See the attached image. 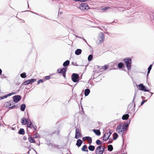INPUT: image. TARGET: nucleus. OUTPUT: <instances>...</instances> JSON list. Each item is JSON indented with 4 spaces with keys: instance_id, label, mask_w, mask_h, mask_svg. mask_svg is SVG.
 Listing matches in <instances>:
<instances>
[{
    "instance_id": "1",
    "label": "nucleus",
    "mask_w": 154,
    "mask_h": 154,
    "mask_svg": "<svg viewBox=\"0 0 154 154\" xmlns=\"http://www.w3.org/2000/svg\"><path fill=\"white\" fill-rule=\"evenodd\" d=\"M123 125H122V124L121 123H120L117 126L116 131L119 134L122 132L121 136L123 139V143L124 137L123 135L124 134L125 125L126 124V122H124L123 123Z\"/></svg>"
},
{
    "instance_id": "2",
    "label": "nucleus",
    "mask_w": 154,
    "mask_h": 154,
    "mask_svg": "<svg viewBox=\"0 0 154 154\" xmlns=\"http://www.w3.org/2000/svg\"><path fill=\"white\" fill-rule=\"evenodd\" d=\"M123 61L125 63L126 67L127 68L128 70H130L131 69L132 60L129 57L124 58Z\"/></svg>"
},
{
    "instance_id": "3",
    "label": "nucleus",
    "mask_w": 154,
    "mask_h": 154,
    "mask_svg": "<svg viewBox=\"0 0 154 154\" xmlns=\"http://www.w3.org/2000/svg\"><path fill=\"white\" fill-rule=\"evenodd\" d=\"M79 75L76 73H73L71 76V79L74 82H78L79 80Z\"/></svg>"
},
{
    "instance_id": "4",
    "label": "nucleus",
    "mask_w": 154,
    "mask_h": 154,
    "mask_svg": "<svg viewBox=\"0 0 154 154\" xmlns=\"http://www.w3.org/2000/svg\"><path fill=\"white\" fill-rule=\"evenodd\" d=\"M138 88L140 90L144 92H149L150 90L147 89L146 87L143 84H140L138 85Z\"/></svg>"
},
{
    "instance_id": "5",
    "label": "nucleus",
    "mask_w": 154,
    "mask_h": 154,
    "mask_svg": "<svg viewBox=\"0 0 154 154\" xmlns=\"http://www.w3.org/2000/svg\"><path fill=\"white\" fill-rule=\"evenodd\" d=\"M36 81V79H32L29 80H26L24 82L22 85H27L30 84H32L34 82Z\"/></svg>"
},
{
    "instance_id": "6",
    "label": "nucleus",
    "mask_w": 154,
    "mask_h": 154,
    "mask_svg": "<svg viewBox=\"0 0 154 154\" xmlns=\"http://www.w3.org/2000/svg\"><path fill=\"white\" fill-rule=\"evenodd\" d=\"M22 97L20 95H15L13 97V101L15 103H17L21 99Z\"/></svg>"
},
{
    "instance_id": "7",
    "label": "nucleus",
    "mask_w": 154,
    "mask_h": 154,
    "mask_svg": "<svg viewBox=\"0 0 154 154\" xmlns=\"http://www.w3.org/2000/svg\"><path fill=\"white\" fill-rule=\"evenodd\" d=\"M102 147V145H100L98 146L96 148L95 153L96 154H103V150L101 149V147Z\"/></svg>"
},
{
    "instance_id": "8",
    "label": "nucleus",
    "mask_w": 154,
    "mask_h": 154,
    "mask_svg": "<svg viewBox=\"0 0 154 154\" xmlns=\"http://www.w3.org/2000/svg\"><path fill=\"white\" fill-rule=\"evenodd\" d=\"M79 8L81 10H88L89 9V7L86 3H82L80 4Z\"/></svg>"
},
{
    "instance_id": "9",
    "label": "nucleus",
    "mask_w": 154,
    "mask_h": 154,
    "mask_svg": "<svg viewBox=\"0 0 154 154\" xmlns=\"http://www.w3.org/2000/svg\"><path fill=\"white\" fill-rule=\"evenodd\" d=\"M135 102H132L131 103L128 105V109L129 110L133 111L135 110Z\"/></svg>"
},
{
    "instance_id": "10",
    "label": "nucleus",
    "mask_w": 154,
    "mask_h": 154,
    "mask_svg": "<svg viewBox=\"0 0 154 154\" xmlns=\"http://www.w3.org/2000/svg\"><path fill=\"white\" fill-rule=\"evenodd\" d=\"M82 135L80 131L78 128H76L75 135V138L78 139L81 137Z\"/></svg>"
},
{
    "instance_id": "11",
    "label": "nucleus",
    "mask_w": 154,
    "mask_h": 154,
    "mask_svg": "<svg viewBox=\"0 0 154 154\" xmlns=\"http://www.w3.org/2000/svg\"><path fill=\"white\" fill-rule=\"evenodd\" d=\"M67 70V67H63L61 69L59 68L57 69V72L60 74H63L66 73Z\"/></svg>"
},
{
    "instance_id": "12",
    "label": "nucleus",
    "mask_w": 154,
    "mask_h": 154,
    "mask_svg": "<svg viewBox=\"0 0 154 154\" xmlns=\"http://www.w3.org/2000/svg\"><path fill=\"white\" fill-rule=\"evenodd\" d=\"M106 134H108V131H106L105 133L103 135V141H106L107 140L109 139V137L111 135L109 134V135H108V137H106Z\"/></svg>"
},
{
    "instance_id": "13",
    "label": "nucleus",
    "mask_w": 154,
    "mask_h": 154,
    "mask_svg": "<svg viewBox=\"0 0 154 154\" xmlns=\"http://www.w3.org/2000/svg\"><path fill=\"white\" fill-rule=\"evenodd\" d=\"M126 113H127L124 115L122 117V119L123 120H127L128 119L129 117L128 115V114L129 113V112H127Z\"/></svg>"
},
{
    "instance_id": "14",
    "label": "nucleus",
    "mask_w": 154,
    "mask_h": 154,
    "mask_svg": "<svg viewBox=\"0 0 154 154\" xmlns=\"http://www.w3.org/2000/svg\"><path fill=\"white\" fill-rule=\"evenodd\" d=\"M28 136L29 137L28 138V139L30 143H36L35 140L33 139L31 135H30L28 134Z\"/></svg>"
},
{
    "instance_id": "15",
    "label": "nucleus",
    "mask_w": 154,
    "mask_h": 154,
    "mask_svg": "<svg viewBox=\"0 0 154 154\" xmlns=\"http://www.w3.org/2000/svg\"><path fill=\"white\" fill-rule=\"evenodd\" d=\"M83 143V141L80 139H78L77 141L76 144V145H77L78 147L80 146Z\"/></svg>"
},
{
    "instance_id": "16",
    "label": "nucleus",
    "mask_w": 154,
    "mask_h": 154,
    "mask_svg": "<svg viewBox=\"0 0 154 154\" xmlns=\"http://www.w3.org/2000/svg\"><path fill=\"white\" fill-rule=\"evenodd\" d=\"M69 60H67L63 63V65L64 67H67V66L69 65Z\"/></svg>"
},
{
    "instance_id": "17",
    "label": "nucleus",
    "mask_w": 154,
    "mask_h": 154,
    "mask_svg": "<svg viewBox=\"0 0 154 154\" xmlns=\"http://www.w3.org/2000/svg\"><path fill=\"white\" fill-rule=\"evenodd\" d=\"M90 92V89L89 88H87L85 89L84 91V94L85 96H88Z\"/></svg>"
},
{
    "instance_id": "18",
    "label": "nucleus",
    "mask_w": 154,
    "mask_h": 154,
    "mask_svg": "<svg viewBox=\"0 0 154 154\" xmlns=\"http://www.w3.org/2000/svg\"><path fill=\"white\" fill-rule=\"evenodd\" d=\"M93 131L94 133L97 136H99L101 134L100 131L99 130L94 129Z\"/></svg>"
},
{
    "instance_id": "19",
    "label": "nucleus",
    "mask_w": 154,
    "mask_h": 154,
    "mask_svg": "<svg viewBox=\"0 0 154 154\" xmlns=\"http://www.w3.org/2000/svg\"><path fill=\"white\" fill-rule=\"evenodd\" d=\"M82 52V50L80 49H77L75 51V54L77 55H80Z\"/></svg>"
},
{
    "instance_id": "20",
    "label": "nucleus",
    "mask_w": 154,
    "mask_h": 154,
    "mask_svg": "<svg viewBox=\"0 0 154 154\" xmlns=\"http://www.w3.org/2000/svg\"><path fill=\"white\" fill-rule=\"evenodd\" d=\"M18 133L20 135H24L25 134L24 129L23 128H20L18 131Z\"/></svg>"
},
{
    "instance_id": "21",
    "label": "nucleus",
    "mask_w": 154,
    "mask_h": 154,
    "mask_svg": "<svg viewBox=\"0 0 154 154\" xmlns=\"http://www.w3.org/2000/svg\"><path fill=\"white\" fill-rule=\"evenodd\" d=\"M21 123L23 125H25L26 124L27 122L26 121L27 119L25 118H23L21 119Z\"/></svg>"
},
{
    "instance_id": "22",
    "label": "nucleus",
    "mask_w": 154,
    "mask_h": 154,
    "mask_svg": "<svg viewBox=\"0 0 154 154\" xmlns=\"http://www.w3.org/2000/svg\"><path fill=\"white\" fill-rule=\"evenodd\" d=\"M88 149L90 151H93L95 149V147L93 145H90L88 147Z\"/></svg>"
},
{
    "instance_id": "23",
    "label": "nucleus",
    "mask_w": 154,
    "mask_h": 154,
    "mask_svg": "<svg viewBox=\"0 0 154 154\" xmlns=\"http://www.w3.org/2000/svg\"><path fill=\"white\" fill-rule=\"evenodd\" d=\"M26 105L25 104H23L20 105V109L22 111H24L25 110Z\"/></svg>"
},
{
    "instance_id": "24",
    "label": "nucleus",
    "mask_w": 154,
    "mask_h": 154,
    "mask_svg": "<svg viewBox=\"0 0 154 154\" xmlns=\"http://www.w3.org/2000/svg\"><path fill=\"white\" fill-rule=\"evenodd\" d=\"M113 149L112 146L111 144H109L108 146L107 150L109 152H111Z\"/></svg>"
},
{
    "instance_id": "25",
    "label": "nucleus",
    "mask_w": 154,
    "mask_h": 154,
    "mask_svg": "<svg viewBox=\"0 0 154 154\" xmlns=\"http://www.w3.org/2000/svg\"><path fill=\"white\" fill-rule=\"evenodd\" d=\"M29 121H30L29 124H27L26 125L27 128H29L30 129H32V126L33 125L32 123L30 120H29Z\"/></svg>"
},
{
    "instance_id": "26",
    "label": "nucleus",
    "mask_w": 154,
    "mask_h": 154,
    "mask_svg": "<svg viewBox=\"0 0 154 154\" xmlns=\"http://www.w3.org/2000/svg\"><path fill=\"white\" fill-rule=\"evenodd\" d=\"M87 146L86 145H84L82 148L81 150L82 151L84 152H88V150L87 149Z\"/></svg>"
},
{
    "instance_id": "27",
    "label": "nucleus",
    "mask_w": 154,
    "mask_h": 154,
    "mask_svg": "<svg viewBox=\"0 0 154 154\" xmlns=\"http://www.w3.org/2000/svg\"><path fill=\"white\" fill-rule=\"evenodd\" d=\"M113 137H112V138L114 140H116L118 137V134L116 132H114L113 134Z\"/></svg>"
},
{
    "instance_id": "28",
    "label": "nucleus",
    "mask_w": 154,
    "mask_h": 154,
    "mask_svg": "<svg viewBox=\"0 0 154 154\" xmlns=\"http://www.w3.org/2000/svg\"><path fill=\"white\" fill-rule=\"evenodd\" d=\"M124 65L123 63L120 62L118 64V67L119 69H122Z\"/></svg>"
},
{
    "instance_id": "29",
    "label": "nucleus",
    "mask_w": 154,
    "mask_h": 154,
    "mask_svg": "<svg viewBox=\"0 0 154 154\" xmlns=\"http://www.w3.org/2000/svg\"><path fill=\"white\" fill-rule=\"evenodd\" d=\"M104 39H100L99 40V39H97L96 40V42L97 45H100L104 41Z\"/></svg>"
},
{
    "instance_id": "30",
    "label": "nucleus",
    "mask_w": 154,
    "mask_h": 154,
    "mask_svg": "<svg viewBox=\"0 0 154 154\" xmlns=\"http://www.w3.org/2000/svg\"><path fill=\"white\" fill-rule=\"evenodd\" d=\"M99 36L100 38H104V34L103 32H100L99 33Z\"/></svg>"
},
{
    "instance_id": "31",
    "label": "nucleus",
    "mask_w": 154,
    "mask_h": 154,
    "mask_svg": "<svg viewBox=\"0 0 154 154\" xmlns=\"http://www.w3.org/2000/svg\"><path fill=\"white\" fill-rule=\"evenodd\" d=\"M20 76L22 78H25L26 77L27 75L26 73L25 72H23L20 74Z\"/></svg>"
},
{
    "instance_id": "32",
    "label": "nucleus",
    "mask_w": 154,
    "mask_h": 154,
    "mask_svg": "<svg viewBox=\"0 0 154 154\" xmlns=\"http://www.w3.org/2000/svg\"><path fill=\"white\" fill-rule=\"evenodd\" d=\"M153 64H150L148 68L147 73L149 74L150 73V71L152 69Z\"/></svg>"
},
{
    "instance_id": "33",
    "label": "nucleus",
    "mask_w": 154,
    "mask_h": 154,
    "mask_svg": "<svg viewBox=\"0 0 154 154\" xmlns=\"http://www.w3.org/2000/svg\"><path fill=\"white\" fill-rule=\"evenodd\" d=\"M93 57V55L92 54H91L89 55L88 56V60L89 61H90L91 60H92Z\"/></svg>"
},
{
    "instance_id": "34",
    "label": "nucleus",
    "mask_w": 154,
    "mask_h": 154,
    "mask_svg": "<svg viewBox=\"0 0 154 154\" xmlns=\"http://www.w3.org/2000/svg\"><path fill=\"white\" fill-rule=\"evenodd\" d=\"M96 144L99 146L102 145L101 142V141L99 139L97 140L96 142Z\"/></svg>"
},
{
    "instance_id": "35",
    "label": "nucleus",
    "mask_w": 154,
    "mask_h": 154,
    "mask_svg": "<svg viewBox=\"0 0 154 154\" xmlns=\"http://www.w3.org/2000/svg\"><path fill=\"white\" fill-rule=\"evenodd\" d=\"M17 93H18L17 92V91H16V92L10 93L9 94H7V97H8L10 96L11 95L15 94H17Z\"/></svg>"
},
{
    "instance_id": "36",
    "label": "nucleus",
    "mask_w": 154,
    "mask_h": 154,
    "mask_svg": "<svg viewBox=\"0 0 154 154\" xmlns=\"http://www.w3.org/2000/svg\"><path fill=\"white\" fill-rule=\"evenodd\" d=\"M17 105H14L13 106H9L8 107V109H13L17 107Z\"/></svg>"
},
{
    "instance_id": "37",
    "label": "nucleus",
    "mask_w": 154,
    "mask_h": 154,
    "mask_svg": "<svg viewBox=\"0 0 154 154\" xmlns=\"http://www.w3.org/2000/svg\"><path fill=\"white\" fill-rule=\"evenodd\" d=\"M59 129H58L57 131H55L54 132H52V135H53V134H57V135H58L59 134Z\"/></svg>"
},
{
    "instance_id": "38",
    "label": "nucleus",
    "mask_w": 154,
    "mask_h": 154,
    "mask_svg": "<svg viewBox=\"0 0 154 154\" xmlns=\"http://www.w3.org/2000/svg\"><path fill=\"white\" fill-rule=\"evenodd\" d=\"M44 82V81L43 79H40L38 81L37 84H39L40 82L42 83Z\"/></svg>"
},
{
    "instance_id": "39",
    "label": "nucleus",
    "mask_w": 154,
    "mask_h": 154,
    "mask_svg": "<svg viewBox=\"0 0 154 154\" xmlns=\"http://www.w3.org/2000/svg\"><path fill=\"white\" fill-rule=\"evenodd\" d=\"M109 67V66L108 65H105L103 66V68L104 69V70H106Z\"/></svg>"
},
{
    "instance_id": "40",
    "label": "nucleus",
    "mask_w": 154,
    "mask_h": 154,
    "mask_svg": "<svg viewBox=\"0 0 154 154\" xmlns=\"http://www.w3.org/2000/svg\"><path fill=\"white\" fill-rule=\"evenodd\" d=\"M51 75L46 76L45 77V79L46 80H48L49 79L51 78Z\"/></svg>"
},
{
    "instance_id": "41",
    "label": "nucleus",
    "mask_w": 154,
    "mask_h": 154,
    "mask_svg": "<svg viewBox=\"0 0 154 154\" xmlns=\"http://www.w3.org/2000/svg\"><path fill=\"white\" fill-rule=\"evenodd\" d=\"M7 97H8L7 94L3 96L0 97V100L5 98H6Z\"/></svg>"
},
{
    "instance_id": "42",
    "label": "nucleus",
    "mask_w": 154,
    "mask_h": 154,
    "mask_svg": "<svg viewBox=\"0 0 154 154\" xmlns=\"http://www.w3.org/2000/svg\"><path fill=\"white\" fill-rule=\"evenodd\" d=\"M96 72V71H93V74L91 76V79H94L95 78L94 77V74H95V73Z\"/></svg>"
},
{
    "instance_id": "43",
    "label": "nucleus",
    "mask_w": 154,
    "mask_h": 154,
    "mask_svg": "<svg viewBox=\"0 0 154 154\" xmlns=\"http://www.w3.org/2000/svg\"><path fill=\"white\" fill-rule=\"evenodd\" d=\"M9 103L8 102H6L4 104L5 106V107L7 108H8L9 105Z\"/></svg>"
},
{
    "instance_id": "44",
    "label": "nucleus",
    "mask_w": 154,
    "mask_h": 154,
    "mask_svg": "<svg viewBox=\"0 0 154 154\" xmlns=\"http://www.w3.org/2000/svg\"><path fill=\"white\" fill-rule=\"evenodd\" d=\"M103 71H104V70L103 68V66H101V67L100 69L97 72H102Z\"/></svg>"
},
{
    "instance_id": "45",
    "label": "nucleus",
    "mask_w": 154,
    "mask_h": 154,
    "mask_svg": "<svg viewBox=\"0 0 154 154\" xmlns=\"http://www.w3.org/2000/svg\"><path fill=\"white\" fill-rule=\"evenodd\" d=\"M89 139V142H88V143L90 145L91 144V143L92 142V139L91 137H89L88 138Z\"/></svg>"
},
{
    "instance_id": "46",
    "label": "nucleus",
    "mask_w": 154,
    "mask_h": 154,
    "mask_svg": "<svg viewBox=\"0 0 154 154\" xmlns=\"http://www.w3.org/2000/svg\"><path fill=\"white\" fill-rule=\"evenodd\" d=\"M147 100H143L141 103L140 105L142 106L143 105L145 102H146Z\"/></svg>"
},
{
    "instance_id": "47",
    "label": "nucleus",
    "mask_w": 154,
    "mask_h": 154,
    "mask_svg": "<svg viewBox=\"0 0 154 154\" xmlns=\"http://www.w3.org/2000/svg\"><path fill=\"white\" fill-rule=\"evenodd\" d=\"M72 65H73V66H79V65H78L76 62H75L74 63V62H72Z\"/></svg>"
},
{
    "instance_id": "48",
    "label": "nucleus",
    "mask_w": 154,
    "mask_h": 154,
    "mask_svg": "<svg viewBox=\"0 0 154 154\" xmlns=\"http://www.w3.org/2000/svg\"><path fill=\"white\" fill-rule=\"evenodd\" d=\"M108 132V134L109 133L110 135H111L112 133L113 132L112 130H107Z\"/></svg>"
},
{
    "instance_id": "49",
    "label": "nucleus",
    "mask_w": 154,
    "mask_h": 154,
    "mask_svg": "<svg viewBox=\"0 0 154 154\" xmlns=\"http://www.w3.org/2000/svg\"><path fill=\"white\" fill-rule=\"evenodd\" d=\"M33 128L34 129V130L35 131H36L37 130V126L35 125H32V128Z\"/></svg>"
},
{
    "instance_id": "50",
    "label": "nucleus",
    "mask_w": 154,
    "mask_h": 154,
    "mask_svg": "<svg viewBox=\"0 0 154 154\" xmlns=\"http://www.w3.org/2000/svg\"><path fill=\"white\" fill-rule=\"evenodd\" d=\"M131 121V119H130L129 121H127L126 122V124H127V126L129 125L130 124Z\"/></svg>"
},
{
    "instance_id": "51",
    "label": "nucleus",
    "mask_w": 154,
    "mask_h": 154,
    "mask_svg": "<svg viewBox=\"0 0 154 154\" xmlns=\"http://www.w3.org/2000/svg\"><path fill=\"white\" fill-rule=\"evenodd\" d=\"M101 148H102V150H103V152H104V151H106V150H105V147L104 146H102V147H101Z\"/></svg>"
},
{
    "instance_id": "52",
    "label": "nucleus",
    "mask_w": 154,
    "mask_h": 154,
    "mask_svg": "<svg viewBox=\"0 0 154 154\" xmlns=\"http://www.w3.org/2000/svg\"><path fill=\"white\" fill-rule=\"evenodd\" d=\"M109 7H106L104 8H103L102 9V10L104 11H106L107 10L108 8H109Z\"/></svg>"
},
{
    "instance_id": "53",
    "label": "nucleus",
    "mask_w": 154,
    "mask_h": 154,
    "mask_svg": "<svg viewBox=\"0 0 154 154\" xmlns=\"http://www.w3.org/2000/svg\"><path fill=\"white\" fill-rule=\"evenodd\" d=\"M1 75V78L2 79L4 78H6V77L5 76V75L4 74Z\"/></svg>"
},
{
    "instance_id": "54",
    "label": "nucleus",
    "mask_w": 154,
    "mask_h": 154,
    "mask_svg": "<svg viewBox=\"0 0 154 154\" xmlns=\"http://www.w3.org/2000/svg\"><path fill=\"white\" fill-rule=\"evenodd\" d=\"M125 131H126L128 129V128L127 127L129 126H127V124H125Z\"/></svg>"
},
{
    "instance_id": "55",
    "label": "nucleus",
    "mask_w": 154,
    "mask_h": 154,
    "mask_svg": "<svg viewBox=\"0 0 154 154\" xmlns=\"http://www.w3.org/2000/svg\"><path fill=\"white\" fill-rule=\"evenodd\" d=\"M37 135L36 134H34L33 136V139L36 138L37 137Z\"/></svg>"
},
{
    "instance_id": "56",
    "label": "nucleus",
    "mask_w": 154,
    "mask_h": 154,
    "mask_svg": "<svg viewBox=\"0 0 154 154\" xmlns=\"http://www.w3.org/2000/svg\"><path fill=\"white\" fill-rule=\"evenodd\" d=\"M55 147L57 149H60L61 148V147H60L58 145H56Z\"/></svg>"
},
{
    "instance_id": "57",
    "label": "nucleus",
    "mask_w": 154,
    "mask_h": 154,
    "mask_svg": "<svg viewBox=\"0 0 154 154\" xmlns=\"http://www.w3.org/2000/svg\"><path fill=\"white\" fill-rule=\"evenodd\" d=\"M112 140H109L107 143V144H110L112 143Z\"/></svg>"
},
{
    "instance_id": "58",
    "label": "nucleus",
    "mask_w": 154,
    "mask_h": 154,
    "mask_svg": "<svg viewBox=\"0 0 154 154\" xmlns=\"http://www.w3.org/2000/svg\"><path fill=\"white\" fill-rule=\"evenodd\" d=\"M136 94H135V93L134 95V97H133V100L132 101V102H133V103L134 102V100L135 99V97H136Z\"/></svg>"
},
{
    "instance_id": "59",
    "label": "nucleus",
    "mask_w": 154,
    "mask_h": 154,
    "mask_svg": "<svg viewBox=\"0 0 154 154\" xmlns=\"http://www.w3.org/2000/svg\"><path fill=\"white\" fill-rule=\"evenodd\" d=\"M89 136H86V137H84L82 138V140L83 141H84L86 138H88L89 137Z\"/></svg>"
},
{
    "instance_id": "60",
    "label": "nucleus",
    "mask_w": 154,
    "mask_h": 154,
    "mask_svg": "<svg viewBox=\"0 0 154 154\" xmlns=\"http://www.w3.org/2000/svg\"><path fill=\"white\" fill-rule=\"evenodd\" d=\"M51 144V146L52 148H54L55 147L56 145H55V144Z\"/></svg>"
},
{
    "instance_id": "61",
    "label": "nucleus",
    "mask_w": 154,
    "mask_h": 154,
    "mask_svg": "<svg viewBox=\"0 0 154 154\" xmlns=\"http://www.w3.org/2000/svg\"><path fill=\"white\" fill-rule=\"evenodd\" d=\"M111 65V67H113L115 66L114 63H112L110 64L109 65Z\"/></svg>"
},
{
    "instance_id": "62",
    "label": "nucleus",
    "mask_w": 154,
    "mask_h": 154,
    "mask_svg": "<svg viewBox=\"0 0 154 154\" xmlns=\"http://www.w3.org/2000/svg\"><path fill=\"white\" fill-rule=\"evenodd\" d=\"M8 102L9 103V106H11V100H10L8 101Z\"/></svg>"
},
{
    "instance_id": "63",
    "label": "nucleus",
    "mask_w": 154,
    "mask_h": 154,
    "mask_svg": "<svg viewBox=\"0 0 154 154\" xmlns=\"http://www.w3.org/2000/svg\"><path fill=\"white\" fill-rule=\"evenodd\" d=\"M62 75H63V76L65 78H66V73H63V74H62Z\"/></svg>"
},
{
    "instance_id": "64",
    "label": "nucleus",
    "mask_w": 154,
    "mask_h": 154,
    "mask_svg": "<svg viewBox=\"0 0 154 154\" xmlns=\"http://www.w3.org/2000/svg\"><path fill=\"white\" fill-rule=\"evenodd\" d=\"M21 90V87H20L19 88V89L17 91V93H18Z\"/></svg>"
}]
</instances>
